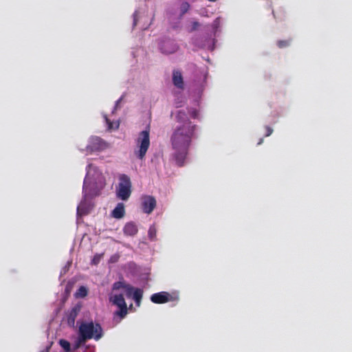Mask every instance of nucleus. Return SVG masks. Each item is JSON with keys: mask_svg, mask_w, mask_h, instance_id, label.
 Segmentation results:
<instances>
[{"mask_svg": "<svg viewBox=\"0 0 352 352\" xmlns=\"http://www.w3.org/2000/svg\"><path fill=\"white\" fill-rule=\"evenodd\" d=\"M137 225L133 222H128L123 228L124 234L126 236H133L138 233Z\"/></svg>", "mask_w": 352, "mask_h": 352, "instance_id": "nucleus-11", "label": "nucleus"}, {"mask_svg": "<svg viewBox=\"0 0 352 352\" xmlns=\"http://www.w3.org/2000/svg\"><path fill=\"white\" fill-rule=\"evenodd\" d=\"M87 178H85V181H84V185H83V191L85 192H87Z\"/></svg>", "mask_w": 352, "mask_h": 352, "instance_id": "nucleus-25", "label": "nucleus"}, {"mask_svg": "<svg viewBox=\"0 0 352 352\" xmlns=\"http://www.w3.org/2000/svg\"><path fill=\"white\" fill-rule=\"evenodd\" d=\"M126 285V283H125L124 282L117 281L113 284L112 289H113V290L124 289Z\"/></svg>", "mask_w": 352, "mask_h": 352, "instance_id": "nucleus-18", "label": "nucleus"}, {"mask_svg": "<svg viewBox=\"0 0 352 352\" xmlns=\"http://www.w3.org/2000/svg\"><path fill=\"white\" fill-rule=\"evenodd\" d=\"M109 300L113 305L118 307V310L113 314V319L119 318L118 322L126 317L128 314L127 305L123 294H115L109 297Z\"/></svg>", "mask_w": 352, "mask_h": 352, "instance_id": "nucleus-5", "label": "nucleus"}, {"mask_svg": "<svg viewBox=\"0 0 352 352\" xmlns=\"http://www.w3.org/2000/svg\"><path fill=\"white\" fill-rule=\"evenodd\" d=\"M88 294V289L85 286H80L75 293L76 298H85Z\"/></svg>", "mask_w": 352, "mask_h": 352, "instance_id": "nucleus-15", "label": "nucleus"}, {"mask_svg": "<svg viewBox=\"0 0 352 352\" xmlns=\"http://www.w3.org/2000/svg\"><path fill=\"white\" fill-rule=\"evenodd\" d=\"M176 299H177V298L173 297L166 292L155 293L151 296V300L155 304H163L169 301H173Z\"/></svg>", "mask_w": 352, "mask_h": 352, "instance_id": "nucleus-7", "label": "nucleus"}, {"mask_svg": "<svg viewBox=\"0 0 352 352\" xmlns=\"http://www.w3.org/2000/svg\"><path fill=\"white\" fill-rule=\"evenodd\" d=\"M107 147L106 143L98 137H93L90 139L87 145V150L94 152L104 150Z\"/></svg>", "mask_w": 352, "mask_h": 352, "instance_id": "nucleus-9", "label": "nucleus"}, {"mask_svg": "<svg viewBox=\"0 0 352 352\" xmlns=\"http://www.w3.org/2000/svg\"><path fill=\"white\" fill-rule=\"evenodd\" d=\"M263 140L262 138H261V139H260L259 142H258V145H259V144H261L263 143Z\"/></svg>", "mask_w": 352, "mask_h": 352, "instance_id": "nucleus-28", "label": "nucleus"}, {"mask_svg": "<svg viewBox=\"0 0 352 352\" xmlns=\"http://www.w3.org/2000/svg\"><path fill=\"white\" fill-rule=\"evenodd\" d=\"M290 40H280L277 41V45L279 48H284L289 45Z\"/></svg>", "mask_w": 352, "mask_h": 352, "instance_id": "nucleus-22", "label": "nucleus"}, {"mask_svg": "<svg viewBox=\"0 0 352 352\" xmlns=\"http://www.w3.org/2000/svg\"><path fill=\"white\" fill-rule=\"evenodd\" d=\"M190 8V5L188 2H183L180 7L181 10V15H184L185 13H186Z\"/></svg>", "mask_w": 352, "mask_h": 352, "instance_id": "nucleus-20", "label": "nucleus"}, {"mask_svg": "<svg viewBox=\"0 0 352 352\" xmlns=\"http://www.w3.org/2000/svg\"><path fill=\"white\" fill-rule=\"evenodd\" d=\"M178 49L177 44L170 40L164 41L160 45V50L162 53L170 54L175 52Z\"/></svg>", "mask_w": 352, "mask_h": 352, "instance_id": "nucleus-10", "label": "nucleus"}, {"mask_svg": "<svg viewBox=\"0 0 352 352\" xmlns=\"http://www.w3.org/2000/svg\"><path fill=\"white\" fill-rule=\"evenodd\" d=\"M125 214V208L123 203H118L111 212V216L115 219H121Z\"/></svg>", "mask_w": 352, "mask_h": 352, "instance_id": "nucleus-12", "label": "nucleus"}, {"mask_svg": "<svg viewBox=\"0 0 352 352\" xmlns=\"http://www.w3.org/2000/svg\"><path fill=\"white\" fill-rule=\"evenodd\" d=\"M102 328L99 323L93 321L83 322L79 326L78 337L74 348H79L86 341L91 339L98 340L102 337Z\"/></svg>", "mask_w": 352, "mask_h": 352, "instance_id": "nucleus-2", "label": "nucleus"}, {"mask_svg": "<svg viewBox=\"0 0 352 352\" xmlns=\"http://www.w3.org/2000/svg\"><path fill=\"white\" fill-rule=\"evenodd\" d=\"M265 130H266V133H265L266 137L270 136L273 133V129L270 126H266Z\"/></svg>", "mask_w": 352, "mask_h": 352, "instance_id": "nucleus-24", "label": "nucleus"}, {"mask_svg": "<svg viewBox=\"0 0 352 352\" xmlns=\"http://www.w3.org/2000/svg\"><path fill=\"white\" fill-rule=\"evenodd\" d=\"M135 289L133 286L129 284H126L124 290L125 291V294L127 297H131Z\"/></svg>", "mask_w": 352, "mask_h": 352, "instance_id": "nucleus-19", "label": "nucleus"}, {"mask_svg": "<svg viewBox=\"0 0 352 352\" xmlns=\"http://www.w3.org/2000/svg\"><path fill=\"white\" fill-rule=\"evenodd\" d=\"M176 120L180 124L174 129L170 142L175 162L177 166H183L192 140L195 137L197 126L190 120L186 112L182 110L177 112Z\"/></svg>", "mask_w": 352, "mask_h": 352, "instance_id": "nucleus-1", "label": "nucleus"}, {"mask_svg": "<svg viewBox=\"0 0 352 352\" xmlns=\"http://www.w3.org/2000/svg\"><path fill=\"white\" fill-rule=\"evenodd\" d=\"M173 85L179 89L184 88V80L182 73L178 70H174L173 73Z\"/></svg>", "mask_w": 352, "mask_h": 352, "instance_id": "nucleus-13", "label": "nucleus"}, {"mask_svg": "<svg viewBox=\"0 0 352 352\" xmlns=\"http://www.w3.org/2000/svg\"><path fill=\"white\" fill-rule=\"evenodd\" d=\"M103 256V254H96L94 256L91 260L92 265H98Z\"/></svg>", "mask_w": 352, "mask_h": 352, "instance_id": "nucleus-21", "label": "nucleus"}, {"mask_svg": "<svg viewBox=\"0 0 352 352\" xmlns=\"http://www.w3.org/2000/svg\"><path fill=\"white\" fill-rule=\"evenodd\" d=\"M143 296V291L141 289L136 288L132 295L133 299L138 305H140Z\"/></svg>", "mask_w": 352, "mask_h": 352, "instance_id": "nucleus-14", "label": "nucleus"}, {"mask_svg": "<svg viewBox=\"0 0 352 352\" xmlns=\"http://www.w3.org/2000/svg\"><path fill=\"white\" fill-rule=\"evenodd\" d=\"M132 192V183L130 177L125 175H119V184L116 188V197L122 200L126 201Z\"/></svg>", "mask_w": 352, "mask_h": 352, "instance_id": "nucleus-4", "label": "nucleus"}, {"mask_svg": "<svg viewBox=\"0 0 352 352\" xmlns=\"http://www.w3.org/2000/svg\"><path fill=\"white\" fill-rule=\"evenodd\" d=\"M272 13H273L274 18H276V19L280 18V16L278 15V12L273 10Z\"/></svg>", "mask_w": 352, "mask_h": 352, "instance_id": "nucleus-26", "label": "nucleus"}, {"mask_svg": "<svg viewBox=\"0 0 352 352\" xmlns=\"http://www.w3.org/2000/svg\"><path fill=\"white\" fill-rule=\"evenodd\" d=\"M107 124H108V129H118V124H116V126H113V124L110 121V120L105 116L104 117Z\"/></svg>", "mask_w": 352, "mask_h": 352, "instance_id": "nucleus-23", "label": "nucleus"}, {"mask_svg": "<svg viewBox=\"0 0 352 352\" xmlns=\"http://www.w3.org/2000/svg\"><path fill=\"white\" fill-rule=\"evenodd\" d=\"M148 235L150 240L153 241L156 239L157 235V230L154 225L151 226L148 231Z\"/></svg>", "mask_w": 352, "mask_h": 352, "instance_id": "nucleus-16", "label": "nucleus"}, {"mask_svg": "<svg viewBox=\"0 0 352 352\" xmlns=\"http://www.w3.org/2000/svg\"><path fill=\"white\" fill-rule=\"evenodd\" d=\"M82 309V305L78 303L71 308L66 313V320L67 324L71 327H74L76 318Z\"/></svg>", "mask_w": 352, "mask_h": 352, "instance_id": "nucleus-8", "label": "nucleus"}, {"mask_svg": "<svg viewBox=\"0 0 352 352\" xmlns=\"http://www.w3.org/2000/svg\"><path fill=\"white\" fill-rule=\"evenodd\" d=\"M192 117L195 118L197 117V115H196L195 112L192 114Z\"/></svg>", "mask_w": 352, "mask_h": 352, "instance_id": "nucleus-29", "label": "nucleus"}, {"mask_svg": "<svg viewBox=\"0 0 352 352\" xmlns=\"http://www.w3.org/2000/svg\"><path fill=\"white\" fill-rule=\"evenodd\" d=\"M209 1H215L216 0H208Z\"/></svg>", "mask_w": 352, "mask_h": 352, "instance_id": "nucleus-30", "label": "nucleus"}, {"mask_svg": "<svg viewBox=\"0 0 352 352\" xmlns=\"http://www.w3.org/2000/svg\"><path fill=\"white\" fill-rule=\"evenodd\" d=\"M59 344L66 352L70 351L71 345H70V343L67 340L61 339L59 340Z\"/></svg>", "mask_w": 352, "mask_h": 352, "instance_id": "nucleus-17", "label": "nucleus"}, {"mask_svg": "<svg viewBox=\"0 0 352 352\" xmlns=\"http://www.w3.org/2000/svg\"><path fill=\"white\" fill-rule=\"evenodd\" d=\"M135 143L137 149L134 151L135 155L140 160L144 159L147 151L150 146L149 126L139 133Z\"/></svg>", "mask_w": 352, "mask_h": 352, "instance_id": "nucleus-3", "label": "nucleus"}, {"mask_svg": "<svg viewBox=\"0 0 352 352\" xmlns=\"http://www.w3.org/2000/svg\"><path fill=\"white\" fill-rule=\"evenodd\" d=\"M199 23L198 22H194L193 23V29H195L197 26H199Z\"/></svg>", "mask_w": 352, "mask_h": 352, "instance_id": "nucleus-27", "label": "nucleus"}, {"mask_svg": "<svg viewBox=\"0 0 352 352\" xmlns=\"http://www.w3.org/2000/svg\"><path fill=\"white\" fill-rule=\"evenodd\" d=\"M142 209L146 214H151L156 207V200L151 195H143L141 197Z\"/></svg>", "mask_w": 352, "mask_h": 352, "instance_id": "nucleus-6", "label": "nucleus"}]
</instances>
